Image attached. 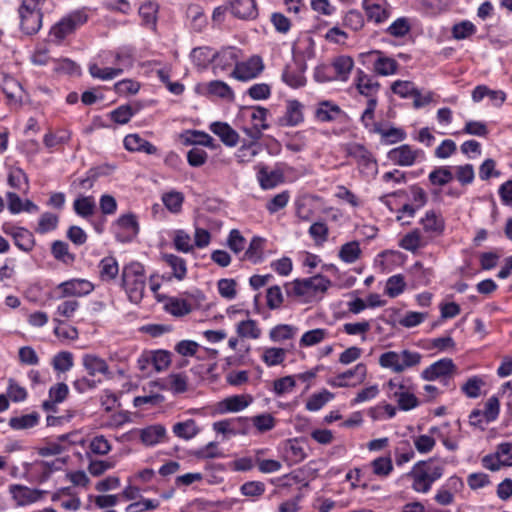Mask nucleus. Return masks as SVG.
<instances>
[{
  "label": "nucleus",
  "mask_w": 512,
  "mask_h": 512,
  "mask_svg": "<svg viewBox=\"0 0 512 512\" xmlns=\"http://www.w3.org/2000/svg\"><path fill=\"white\" fill-rule=\"evenodd\" d=\"M297 332V328L288 324H280L273 327L269 332V337L274 342H282L292 339Z\"/></svg>",
  "instance_id": "obj_40"
},
{
  "label": "nucleus",
  "mask_w": 512,
  "mask_h": 512,
  "mask_svg": "<svg viewBox=\"0 0 512 512\" xmlns=\"http://www.w3.org/2000/svg\"><path fill=\"white\" fill-rule=\"evenodd\" d=\"M61 295L60 297H68V296H85L91 293L94 289L92 283L84 279H73L70 281H66L61 283L58 288Z\"/></svg>",
  "instance_id": "obj_14"
},
{
  "label": "nucleus",
  "mask_w": 512,
  "mask_h": 512,
  "mask_svg": "<svg viewBox=\"0 0 512 512\" xmlns=\"http://www.w3.org/2000/svg\"><path fill=\"white\" fill-rule=\"evenodd\" d=\"M456 370V366L450 358L440 359L425 370L422 371L421 376L426 381H434L436 379H446L450 377Z\"/></svg>",
  "instance_id": "obj_11"
},
{
  "label": "nucleus",
  "mask_w": 512,
  "mask_h": 512,
  "mask_svg": "<svg viewBox=\"0 0 512 512\" xmlns=\"http://www.w3.org/2000/svg\"><path fill=\"white\" fill-rule=\"evenodd\" d=\"M52 254L57 259L66 264L74 261V255L68 251V244L63 241H55L52 244Z\"/></svg>",
  "instance_id": "obj_61"
},
{
  "label": "nucleus",
  "mask_w": 512,
  "mask_h": 512,
  "mask_svg": "<svg viewBox=\"0 0 512 512\" xmlns=\"http://www.w3.org/2000/svg\"><path fill=\"white\" fill-rule=\"evenodd\" d=\"M158 5L154 2H146L139 8V15L143 20V24L155 28L157 21Z\"/></svg>",
  "instance_id": "obj_42"
},
{
  "label": "nucleus",
  "mask_w": 512,
  "mask_h": 512,
  "mask_svg": "<svg viewBox=\"0 0 512 512\" xmlns=\"http://www.w3.org/2000/svg\"><path fill=\"white\" fill-rule=\"evenodd\" d=\"M361 249L357 241H351L342 245L339 251V257L346 263H354L359 259Z\"/></svg>",
  "instance_id": "obj_44"
},
{
  "label": "nucleus",
  "mask_w": 512,
  "mask_h": 512,
  "mask_svg": "<svg viewBox=\"0 0 512 512\" xmlns=\"http://www.w3.org/2000/svg\"><path fill=\"white\" fill-rule=\"evenodd\" d=\"M199 432V429L196 425V422L192 419L186 420L184 422H178L173 426V433L182 439L189 440L196 436Z\"/></svg>",
  "instance_id": "obj_39"
},
{
  "label": "nucleus",
  "mask_w": 512,
  "mask_h": 512,
  "mask_svg": "<svg viewBox=\"0 0 512 512\" xmlns=\"http://www.w3.org/2000/svg\"><path fill=\"white\" fill-rule=\"evenodd\" d=\"M123 286L131 302L138 303L144 296L146 287L145 270L138 262L130 263L122 271Z\"/></svg>",
  "instance_id": "obj_3"
},
{
  "label": "nucleus",
  "mask_w": 512,
  "mask_h": 512,
  "mask_svg": "<svg viewBox=\"0 0 512 512\" xmlns=\"http://www.w3.org/2000/svg\"><path fill=\"white\" fill-rule=\"evenodd\" d=\"M295 386L296 380L294 376H284L274 381L273 390L276 395L281 396L293 391Z\"/></svg>",
  "instance_id": "obj_64"
},
{
  "label": "nucleus",
  "mask_w": 512,
  "mask_h": 512,
  "mask_svg": "<svg viewBox=\"0 0 512 512\" xmlns=\"http://www.w3.org/2000/svg\"><path fill=\"white\" fill-rule=\"evenodd\" d=\"M100 277L104 281H111L116 278L119 273V266L114 257H105L99 264Z\"/></svg>",
  "instance_id": "obj_37"
},
{
  "label": "nucleus",
  "mask_w": 512,
  "mask_h": 512,
  "mask_svg": "<svg viewBox=\"0 0 512 512\" xmlns=\"http://www.w3.org/2000/svg\"><path fill=\"white\" fill-rule=\"evenodd\" d=\"M419 150H413L409 145L404 144L389 151L388 157L395 164L400 166H411L420 155Z\"/></svg>",
  "instance_id": "obj_16"
},
{
  "label": "nucleus",
  "mask_w": 512,
  "mask_h": 512,
  "mask_svg": "<svg viewBox=\"0 0 512 512\" xmlns=\"http://www.w3.org/2000/svg\"><path fill=\"white\" fill-rule=\"evenodd\" d=\"M263 249V240L259 237H254L247 250L244 253L243 259L250 260L253 263L259 262L261 259V253Z\"/></svg>",
  "instance_id": "obj_62"
},
{
  "label": "nucleus",
  "mask_w": 512,
  "mask_h": 512,
  "mask_svg": "<svg viewBox=\"0 0 512 512\" xmlns=\"http://www.w3.org/2000/svg\"><path fill=\"white\" fill-rule=\"evenodd\" d=\"M236 331L241 338L258 339L261 335V329L257 322L252 319L240 321L237 324Z\"/></svg>",
  "instance_id": "obj_36"
},
{
  "label": "nucleus",
  "mask_w": 512,
  "mask_h": 512,
  "mask_svg": "<svg viewBox=\"0 0 512 512\" xmlns=\"http://www.w3.org/2000/svg\"><path fill=\"white\" fill-rule=\"evenodd\" d=\"M9 493L17 506H25L40 500L45 492L20 484H12L9 486Z\"/></svg>",
  "instance_id": "obj_12"
},
{
  "label": "nucleus",
  "mask_w": 512,
  "mask_h": 512,
  "mask_svg": "<svg viewBox=\"0 0 512 512\" xmlns=\"http://www.w3.org/2000/svg\"><path fill=\"white\" fill-rule=\"evenodd\" d=\"M363 8L368 19L376 23H381L390 16V9L386 0H363Z\"/></svg>",
  "instance_id": "obj_15"
},
{
  "label": "nucleus",
  "mask_w": 512,
  "mask_h": 512,
  "mask_svg": "<svg viewBox=\"0 0 512 512\" xmlns=\"http://www.w3.org/2000/svg\"><path fill=\"white\" fill-rule=\"evenodd\" d=\"M191 58L197 67L205 69L210 63H212L213 53L208 47H198L192 50Z\"/></svg>",
  "instance_id": "obj_43"
},
{
  "label": "nucleus",
  "mask_w": 512,
  "mask_h": 512,
  "mask_svg": "<svg viewBox=\"0 0 512 512\" xmlns=\"http://www.w3.org/2000/svg\"><path fill=\"white\" fill-rule=\"evenodd\" d=\"M421 359L422 355L420 353L410 350L388 351L380 355L379 364L381 367L391 369L395 373H401L406 369L417 366Z\"/></svg>",
  "instance_id": "obj_5"
},
{
  "label": "nucleus",
  "mask_w": 512,
  "mask_h": 512,
  "mask_svg": "<svg viewBox=\"0 0 512 512\" xmlns=\"http://www.w3.org/2000/svg\"><path fill=\"white\" fill-rule=\"evenodd\" d=\"M482 465L490 471H498L501 467H512V443H500L495 453L482 458Z\"/></svg>",
  "instance_id": "obj_7"
},
{
  "label": "nucleus",
  "mask_w": 512,
  "mask_h": 512,
  "mask_svg": "<svg viewBox=\"0 0 512 512\" xmlns=\"http://www.w3.org/2000/svg\"><path fill=\"white\" fill-rule=\"evenodd\" d=\"M252 402L249 395H233L220 402V409L226 412H239L244 410Z\"/></svg>",
  "instance_id": "obj_27"
},
{
  "label": "nucleus",
  "mask_w": 512,
  "mask_h": 512,
  "mask_svg": "<svg viewBox=\"0 0 512 512\" xmlns=\"http://www.w3.org/2000/svg\"><path fill=\"white\" fill-rule=\"evenodd\" d=\"M68 394L69 388L63 382L51 386L49 389V400L43 402V409L45 411H55L56 404L63 402Z\"/></svg>",
  "instance_id": "obj_25"
},
{
  "label": "nucleus",
  "mask_w": 512,
  "mask_h": 512,
  "mask_svg": "<svg viewBox=\"0 0 512 512\" xmlns=\"http://www.w3.org/2000/svg\"><path fill=\"white\" fill-rule=\"evenodd\" d=\"M165 207L172 213H178L181 210L184 196L181 192L172 191L162 196Z\"/></svg>",
  "instance_id": "obj_58"
},
{
  "label": "nucleus",
  "mask_w": 512,
  "mask_h": 512,
  "mask_svg": "<svg viewBox=\"0 0 512 512\" xmlns=\"http://www.w3.org/2000/svg\"><path fill=\"white\" fill-rule=\"evenodd\" d=\"M46 0H23L19 8L20 29L26 35L36 34L42 27V8Z\"/></svg>",
  "instance_id": "obj_4"
},
{
  "label": "nucleus",
  "mask_w": 512,
  "mask_h": 512,
  "mask_svg": "<svg viewBox=\"0 0 512 512\" xmlns=\"http://www.w3.org/2000/svg\"><path fill=\"white\" fill-rule=\"evenodd\" d=\"M115 226L121 231L116 234L120 242H129L139 233V223L137 216L133 213L121 215L115 222Z\"/></svg>",
  "instance_id": "obj_10"
},
{
  "label": "nucleus",
  "mask_w": 512,
  "mask_h": 512,
  "mask_svg": "<svg viewBox=\"0 0 512 512\" xmlns=\"http://www.w3.org/2000/svg\"><path fill=\"white\" fill-rule=\"evenodd\" d=\"M239 61V50L229 47L222 49L218 53H213V71L214 74L225 72L232 66L236 67Z\"/></svg>",
  "instance_id": "obj_13"
},
{
  "label": "nucleus",
  "mask_w": 512,
  "mask_h": 512,
  "mask_svg": "<svg viewBox=\"0 0 512 512\" xmlns=\"http://www.w3.org/2000/svg\"><path fill=\"white\" fill-rule=\"evenodd\" d=\"M12 237L15 245L25 252L31 251L35 245L33 234L25 228H14Z\"/></svg>",
  "instance_id": "obj_30"
},
{
  "label": "nucleus",
  "mask_w": 512,
  "mask_h": 512,
  "mask_svg": "<svg viewBox=\"0 0 512 512\" xmlns=\"http://www.w3.org/2000/svg\"><path fill=\"white\" fill-rule=\"evenodd\" d=\"M453 180V174L448 167H439L429 174V181L433 185L444 186Z\"/></svg>",
  "instance_id": "obj_57"
},
{
  "label": "nucleus",
  "mask_w": 512,
  "mask_h": 512,
  "mask_svg": "<svg viewBox=\"0 0 512 512\" xmlns=\"http://www.w3.org/2000/svg\"><path fill=\"white\" fill-rule=\"evenodd\" d=\"M421 225L425 232L441 235L445 229V221L441 215L437 214L434 210H429L425 216L420 220Z\"/></svg>",
  "instance_id": "obj_26"
},
{
  "label": "nucleus",
  "mask_w": 512,
  "mask_h": 512,
  "mask_svg": "<svg viewBox=\"0 0 512 512\" xmlns=\"http://www.w3.org/2000/svg\"><path fill=\"white\" fill-rule=\"evenodd\" d=\"M251 422L253 426L260 433H265L267 431L272 430L276 425L275 418L269 413H263L260 415H256L251 418Z\"/></svg>",
  "instance_id": "obj_55"
},
{
  "label": "nucleus",
  "mask_w": 512,
  "mask_h": 512,
  "mask_svg": "<svg viewBox=\"0 0 512 512\" xmlns=\"http://www.w3.org/2000/svg\"><path fill=\"white\" fill-rule=\"evenodd\" d=\"M258 180L263 189H271L282 182L283 175L278 170L269 171L266 166H262L258 172Z\"/></svg>",
  "instance_id": "obj_31"
},
{
  "label": "nucleus",
  "mask_w": 512,
  "mask_h": 512,
  "mask_svg": "<svg viewBox=\"0 0 512 512\" xmlns=\"http://www.w3.org/2000/svg\"><path fill=\"white\" fill-rule=\"evenodd\" d=\"M341 112V108L338 105L330 101H323L319 103L315 111V117L321 122H329L333 121Z\"/></svg>",
  "instance_id": "obj_32"
},
{
  "label": "nucleus",
  "mask_w": 512,
  "mask_h": 512,
  "mask_svg": "<svg viewBox=\"0 0 512 512\" xmlns=\"http://www.w3.org/2000/svg\"><path fill=\"white\" fill-rule=\"evenodd\" d=\"M330 66L332 68V72H334L336 80L340 79L342 81H346L354 66V61L349 56H340L337 57Z\"/></svg>",
  "instance_id": "obj_29"
},
{
  "label": "nucleus",
  "mask_w": 512,
  "mask_h": 512,
  "mask_svg": "<svg viewBox=\"0 0 512 512\" xmlns=\"http://www.w3.org/2000/svg\"><path fill=\"white\" fill-rule=\"evenodd\" d=\"M330 284V280L326 277L316 275L288 282L284 285V289L288 298L308 302L317 294L326 292Z\"/></svg>",
  "instance_id": "obj_2"
},
{
  "label": "nucleus",
  "mask_w": 512,
  "mask_h": 512,
  "mask_svg": "<svg viewBox=\"0 0 512 512\" xmlns=\"http://www.w3.org/2000/svg\"><path fill=\"white\" fill-rule=\"evenodd\" d=\"M374 132L379 134L386 144H394L406 138L404 130L396 127L384 129L380 124H375Z\"/></svg>",
  "instance_id": "obj_34"
},
{
  "label": "nucleus",
  "mask_w": 512,
  "mask_h": 512,
  "mask_svg": "<svg viewBox=\"0 0 512 512\" xmlns=\"http://www.w3.org/2000/svg\"><path fill=\"white\" fill-rule=\"evenodd\" d=\"M88 16L83 11H74L63 17L50 30V36L57 42H61L68 35L74 33L80 26L85 24Z\"/></svg>",
  "instance_id": "obj_6"
},
{
  "label": "nucleus",
  "mask_w": 512,
  "mask_h": 512,
  "mask_svg": "<svg viewBox=\"0 0 512 512\" xmlns=\"http://www.w3.org/2000/svg\"><path fill=\"white\" fill-rule=\"evenodd\" d=\"M444 465L433 459L419 461L407 474L411 488L417 493H428L438 479L443 476Z\"/></svg>",
  "instance_id": "obj_1"
},
{
  "label": "nucleus",
  "mask_w": 512,
  "mask_h": 512,
  "mask_svg": "<svg viewBox=\"0 0 512 512\" xmlns=\"http://www.w3.org/2000/svg\"><path fill=\"white\" fill-rule=\"evenodd\" d=\"M230 8L232 14L239 19H255L258 15L255 0H231Z\"/></svg>",
  "instance_id": "obj_19"
},
{
  "label": "nucleus",
  "mask_w": 512,
  "mask_h": 512,
  "mask_svg": "<svg viewBox=\"0 0 512 512\" xmlns=\"http://www.w3.org/2000/svg\"><path fill=\"white\" fill-rule=\"evenodd\" d=\"M333 398V394L328 390L312 394L306 402V409L309 411L320 410L328 401Z\"/></svg>",
  "instance_id": "obj_50"
},
{
  "label": "nucleus",
  "mask_w": 512,
  "mask_h": 512,
  "mask_svg": "<svg viewBox=\"0 0 512 512\" xmlns=\"http://www.w3.org/2000/svg\"><path fill=\"white\" fill-rule=\"evenodd\" d=\"M122 68H101L97 64H91L89 66V73L92 77L101 80H111L122 74Z\"/></svg>",
  "instance_id": "obj_54"
},
{
  "label": "nucleus",
  "mask_w": 512,
  "mask_h": 512,
  "mask_svg": "<svg viewBox=\"0 0 512 512\" xmlns=\"http://www.w3.org/2000/svg\"><path fill=\"white\" fill-rule=\"evenodd\" d=\"M164 259L166 263L172 268L175 278L178 280L184 279L187 272L185 260L173 254H165Z\"/></svg>",
  "instance_id": "obj_49"
},
{
  "label": "nucleus",
  "mask_w": 512,
  "mask_h": 512,
  "mask_svg": "<svg viewBox=\"0 0 512 512\" xmlns=\"http://www.w3.org/2000/svg\"><path fill=\"white\" fill-rule=\"evenodd\" d=\"M82 364L87 373L92 377L96 374H102L105 376L110 375L107 362L95 354H84L82 357Z\"/></svg>",
  "instance_id": "obj_20"
},
{
  "label": "nucleus",
  "mask_w": 512,
  "mask_h": 512,
  "mask_svg": "<svg viewBox=\"0 0 512 512\" xmlns=\"http://www.w3.org/2000/svg\"><path fill=\"white\" fill-rule=\"evenodd\" d=\"M73 207L79 216L88 218L94 214L96 203L92 196H81L74 201Z\"/></svg>",
  "instance_id": "obj_35"
},
{
  "label": "nucleus",
  "mask_w": 512,
  "mask_h": 512,
  "mask_svg": "<svg viewBox=\"0 0 512 512\" xmlns=\"http://www.w3.org/2000/svg\"><path fill=\"white\" fill-rule=\"evenodd\" d=\"M262 59L258 56H252L247 61L236 63L231 72V76L240 81H248L256 78L263 70Z\"/></svg>",
  "instance_id": "obj_9"
},
{
  "label": "nucleus",
  "mask_w": 512,
  "mask_h": 512,
  "mask_svg": "<svg viewBox=\"0 0 512 512\" xmlns=\"http://www.w3.org/2000/svg\"><path fill=\"white\" fill-rule=\"evenodd\" d=\"M305 458L304 448L296 440H290L285 449V459L289 462V465L300 463Z\"/></svg>",
  "instance_id": "obj_41"
},
{
  "label": "nucleus",
  "mask_w": 512,
  "mask_h": 512,
  "mask_svg": "<svg viewBox=\"0 0 512 512\" xmlns=\"http://www.w3.org/2000/svg\"><path fill=\"white\" fill-rule=\"evenodd\" d=\"M283 81L292 88L304 86L305 77L302 72L287 67L282 74Z\"/></svg>",
  "instance_id": "obj_63"
},
{
  "label": "nucleus",
  "mask_w": 512,
  "mask_h": 512,
  "mask_svg": "<svg viewBox=\"0 0 512 512\" xmlns=\"http://www.w3.org/2000/svg\"><path fill=\"white\" fill-rule=\"evenodd\" d=\"M378 88V82L374 81L368 75H365L362 71H359L357 89L362 95L370 97L378 90Z\"/></svg>",
  "instance_id": "obj_47"
},
{
  "label": "nucleus",
  "mask_w": 512,
  "mask_h": 512,
  "mask_svg": "<svg viewBox=\"0 0 512 512\" xmlns=\"http://www.w3.org/2000/svg\"><path fill=\"white\" fill-rule=\"evenodd\" d=\"M2 90L10 103H18L22 99L23 90L20 83L12 77H5Z\"/></svg>",
  "instance_id": "obj_33"
},
{
  "label": "nucleus",
  "mask_w": 512,
  "mask_h": 512,
  "mask_svg": "<svg viewBox=\"0 0 512 512\" xmlns=\"http://www.w3.org/2000/svg\"><path fill=\"white\" fill-rule=\"evenodd\" d=\"M367 374L366 365L363 363L357 364L353 369H349L343 373H340V379L350 382V386H356L361 384Z\"/></svg>",
  "instance_id": "obj_38"
},
{
  "label": "nucleus",
  "mask_w": 512,
  "mask_h": 512,
  "mask_svg": "<svg viewBox=\"0 0 512 512\" xmlns=\"http://www.w3.org/2000/svg\"><path fill=\"white\" fill-rule=\"evenodd\" d=\"M389 387L391 390L396 389L393 392V396L396 398L400 409L407 411L415 408L418 405L417 397L412 393L404 391L403 385H398L393 380H391L389 382Z\"/></svg>",
  "instance_id": "obj_21"
},
{
  "label": "nucleus",
  "mask_w": 512,
  "mask_h": 512,
  "mask_svg": "<svg viewBox=\"0 0 512 512\" xmlns=\"http://www.w3.org/2000/svg\"><path fill=\"white\" fill-rule=\"evenodd\" d=\"M248 422V418H236V419H230V420H222L215 422L213 424V429L217 433H221L225 436H235L237 434H246L247 433V427L243 426L240 427L241 424H246Z\"/></svg>",
  "instance_id": "obj_18"
},
{
  "label": "nucleus",
  "mask_w": 512,
  "mask_h": 512,
  "mask_svg": "<svg viewBox=\"0 0 512 512\" xmlns=\"http://www.w3.org/2000/svg\"><path fill=\"white\" fill-rule=\"evenodd\" d=\"M165 310L173 316L181 317L191 312V305L183 299L170 298L165 304Z\"/></svg>",
  "instance_id": "obj_45"
},
{
  "label": "nucleus",
  "mask_w": 512,
  "mask_h": 512,
  "mask_svg": "<svg viewBox=\"0 0 512 512\" xmlns=\"http://www.w3.org/2000/svg\"><path fill=\"white\" fill-rule=\"evenodd\" d=\"M372 471L380 477L388 476L393 470V464L390 457H378L371 462Z\"/></svg>",
  "instance_id": "obj_59"
},
{
  "label": "nucleus",
  "mask_w": 512,
  "mask_h": 512,
  "mask_svg": "<svg viewBox=\"0 0 512 512\" xmlns=\"http://www.w3.org/2000/svg\"><path fill=\"white\" fill-rule=\"evenodd\" d=\"M166 429L162 425H151L141 430V441L147 445L152 446L159 443L165 436Z\"/></svg>",
  "instance_id": "obj_28"
},
{
  "label": "nucleus",
  "mask_w": 512,
  "mask_h": 512,
  "mask_svg": "<svg viewBox=\"0 0 512 512\" xmlns=\"http://www.w3.org/2000/svg\"><path fill=\"white\" fill-rule=\"evenodd\" d=\"M210 130L215 135H217L225 145L229 147L236 146L239 141L238 133L227 123L214 122L210 125Z\"/></svg>",
  "instance_id": "obj_24"
},
{
  "label": "nucleus",
  "mask_w": 512,
  "mask_h": 512,
  "mask_svg": "<svg viewBox=\"0 0 512 512\" xmlns=\"http://www.w3.org/2000/svg\"><path fill=\"white\" fill-rule=\"evenodd\" d=\"M400 247L411 252L417 251L422 247L421 234L418 229H415L406 234L400 241Z\"/></svg>",
  "instance_id": "obj_56"
},
{
  "label": "nucleus",
  "mask_w": 512,
  "mask_h": 512,
  "mask_svg": "<svg viewBox=\"0 0 512 512\" xmlns=\"http://www.w3.org/2000/svg\"><path fill=\"white\" fill-rule=\"evenodd\" d=\"M286 349L283 348H266L262 355L263 362L268 366H276L282 364L286 358Z\"/></svg>",
  "instance_id": "obj_48"
},
{
  "label": "nucleus",
  "mask_w": 512,
  "mask_h": 512,
  "mask_svg": "<svg viewBox=\"0 0 512 512\" xmlns=\"http://www.w3.org/2000/svg\"><path fill=\"white\" fill-rule=\"evenodd\" d=\"M405 287L404 276L401 274L393 275L386 282L385 293L391 298H395L405 290Z\"/></svg>",
  "instance_id": "obj_46"
},
{
  "label": "nucleus",
  "mask_w": 512,
  "mask_h": 512,
  "mask_svg": "<svg viewBox=\"0 0 512 512\" xmlns=\"http://www.w3.org/2000/svg\"><path fill=\"white\" fill-rule=\"evenodd\" d=\"M304 119L303 105L297 100H289L286 105V113L280 118L282 126H296Z\"/></svg>",
  "instance_id": "obj_22"
},
{
  "label": "nucleus",
  "mask_w": 512,
  "mask_h": 512,
  "mask_svg": "<svg viewBox=\"0 0 512 512\" xmlns=\"http://www.w3.org/2000/svg\"><path fill=\"white\" fill-rule=\"evenodd\" d=\"M71 134L67 130H58L55 133L49 131L43 138L44 145L47 148H54L58 145L67 143L70 140Z\"/></svg>",
  "instance_id": "obj_51"
},
{
  "label": "nucleus",
  "mask_w": 512,
  "mask_h": 512,
  "mask_svg": "<svg viewBox=\"0 0 512 512\" xmlns=\"http://www.w3.org/2000/svg\"><path fill=\"white\" fill-rule=\"evenodd\" d=\"M73 354L69 351H62L52 359V366L56 371L67 372L73 367Z\"/></svg>",
  "instance_id": "obj_52"
},
{
  "label": "nucleus",
  "mask_w": 512,
  "mask_h": 512,
  "mask_svg": "<svg viewBox=\"0 0 512 512\" xmlns=\"http://www.w3.org/2000/svg\"><path fill=\"white\" fill-rule=\"evenodd\" d=\"M328 336L326 329L317 328L305 332L300 339V346H313L322 342Z\"/></svg>",
  "instance_id": "obj_53"
},
{
  "label": "nucleus",
  "mask_w": 512,
  "mask_h": 512,
  "mask_svg": "<svg viewBox=\"0 0 512 512\" xmlns=\"http://www.w3.org/2000/svg\"><path fill=\"white\" fill-rule=\"evenodd\" d=\"M175 248L183 253H188L193 250L190 235L184 230H176L173 238Z\"/></svg>",
  "instance_id": "obj_60"
},
{
  "label": "nucleus",
  "mask_w": 512,
  "mask_h": 512,
  "mask_svg": "<svg viewBox=\"0 0 512 512\" xmlns=\"http://www.w3.org/2000/svg\"><path fill=\"white\" fill-rule=\"evenodd\" d=\"M124 146L131 152H144L149 155L157 153V148L149 141L143 139L138 134H129L124 138Z\"/></svg>",
  "instance_id": "obj_23"
},
{
  "label": "nucleus",
  "mask_w": 512,
  "mask_h": 512,
  "mask_svg": "<svg viewBox=\"0 0 512 512\" xmlns=\"http://www.w3.org/2000/svg\"><path fill=\"white\" fill-rule=\"evenodd\" d=\"M345 150L348 156L356 160L361 171L367 174L377 173V162L364 146L356 143L349 144Z\"/></svg>",
  "instance_id": "obj_8"
},
{
  "label": "nucleus",
  "mask_w": 512,
  "mask_h": 512,
  "mask_svg": "<svg viewBox=\"0 0 512 512\" xmlns=\"http://www.w3.org/2000/svg\"><path fill=\"white\" fill-rule=\"evenodd\" d=\"M369 56H376L373 63L374 71L382 76H388L396 73L398 69V63L395 59L384 55L379 50H374L368 53Z\"/></svg>",
  "instance_id": "obj_17"
}]
</instances>
